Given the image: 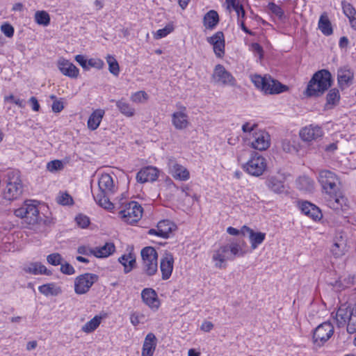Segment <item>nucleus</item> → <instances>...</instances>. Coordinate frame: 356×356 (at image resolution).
<instances>
[{"label": "nucleus", "instance_id": "3", "mask_svg": "<svg viewBox=\"0 0 356 356\" xmlns=\"http://www.w3.org/2000/svg\"><path fill=\"white\" fill-rule=\"evenodd\" d=\"M115 187L112 177L107 173L102 174L98 180V188L92 191L95 202L102 207L111 210L113 208L110 196L114 194Z\"/></svg>", "mask_w": 356, "mask_h": 356}, {"label": "nucleus", "instance_id": "23", "mask_svg": "<svg viewBox=\"0 0 356 356\" xmlns=\"http://www.w3.org/2000/svg\"><path fill=\"white\" fill-rule=\"evenodd\" d=\"M141 298L143 302L150 308L156 309L159 308V300L155 290L153 289H144L141 292Z\"/></svg>", "mask_w": 356, "mask_h": 356}, {"label": "nucleus", "instance_id": "31", "mask_svg": "<svg viewBox=\"0 0 356 356\" xmlns=\"http://www.w3.org/2000/svg\"><path fill=\"white\" fill-rule=\"evenodd\" d=\"M297 188L303 192L312 193L314 189V181L307 176H301L296 180Z\"/></svg>", "mask_w": 356, "mask_h": 356}, {"label": "nucleus", "instance_id": "35", "mask_svg": "<svg viewBox=\"0 0 356 356\" xmlns=\"http://www.w3.org/2000/svg\"><path fill=\"white\" fill-rule=\"evenodd\" d=\"M116 106L120 112L127 117H132L135 114V108L132 107L125 99L115 102Z\"/></svg>", "mask_w": 356, "mask_h": 356}, {"label": "nucleus", "instance_id": "52", "mask_svg": "<svg viewBox=\"0 0 356 356\" xmlns=\"http://www.w3.org/2000/svg\"><path fill=\"white\" fill-rule=\"evenodd\" d=\"M1 32L8 38H11L14 34V28L8 23H4L1 26Z\"/></svg>", "mask_w": 356, "mask_h": 356}, {"label": "nucleus", "instance_id": "15", "mask_svg": "<svg viewBox=\"0 0 356 356\" xmlns=\"http://www.w3.org/2000/svg\"><path fill=\"white\" fill-rule=\"evenodd\" d=\"M299 134L303 141L312 142L322 138L323 131L320 127L311 124L302 128L300 131Z\"/></svg>", "mask_w": 356, "mask_h": 356}, {"label": "nucleus", "instance_id": "48", "mask_svg": "<svg viewBox=\"0 0 356 356\" xmlns=\"http://www.w3.org/2000/svg\"><path fill=\"white\" fill-rule=\"evenodd\" d=\"M147 99L148 95L145 91H138L131 97V99L134 102H143Z\"/></svg>", "mask_w": 356, "mask_h": 356}, {"label": "nucleus", "instance_id": "1", "mask_svg": "<svg viewBox=\"0 0 356 356\" xmlns=\"http://www.w3.org/2000/svg\"><path fill=\"white\" fill-rule=\"evenodd\" d=\"M318 181L326 193L325 199L327 206L336 211L342 209L346 199L339 193V180L337 175L330 170H321Z\"/></svg>", "mask_w": 356, "mask_h": 356}, {"label": "nucleus", "instance_id": "13", "mask_svg": "<svg viewBox=\"0 0 356 356\" xmlns=\"http://www.w3.org/2000/svg\"><path fill=\"white\" fill-rule=\"evenodd\" d=\"M97 280L98 276L93 273H85L78 276L74 281L76 293L85 294Z\"/></svg>", "mask_w": 356, "mask_h": 356}, {"label": "nucleus", "instance_id": "44", "mask_svg": "<svg viewBox=\"0 0 356 356\" xmlns=\"http://www.w3.org/2000/svg\"><path fill=\"white\" fill-rule=\"evenodd\" d=\"M74 220L76 225L82 229L88 227L90 223V218L87 216L82 213L78 214L75 217Z\"/></svg>", "mask_w": 356, "mask_h": 356}, {"label": "nucleus", "instance_id": "19", "mask_svg": "<svg viewBox=\"0 0 356 356\" xmlns=\"http://www.w3.org/2000/svg\"><path fill=\"white\" fill-rule=\"evenodd\" d=\"M159 177V170L153 166H147L142 168L136 175V180L140 183L154 181Z\"/></svg>", "mask_w": 356, "mask_h": 356}, {"label": "nucleus", "instance_id": "22", "mask_svg": "<svg viewBox=\"0 0 356 356\" xmlns=\"http://www.w3.org/2000/svg\"><path fill=\"white\" fill-rule=\"evenodd\" d=\"M299 207L301 211L314 220H319L323 215L321 211L315 204L308 202L303 201L299 203Z\"/></svg>", "mask_w": 356, "mask_h": 356}, {"label": "nucleus", "instance_id": "6", "mask_svg": "<svg viewBox=\"0 0 356 356\" xmlns=\"http://www.w3.org/2000/svg\"><path fill=\"white\" fill-rule=\"evenodd\" d=\"M7 184L3 191V198L8 200H14L19 198L23 193V184L20 178L19 172L10 170L7 172Z\"/></svg>", "mask_w": 356, "mask_h": 356}, {"label": "nucleus", "instance_id": "29", "mask_svg": "<svg viewBox=\"0 0 356 356\" xmlns=\"http://www.w3.org/2000/svg\"><path fill=\"white\" fill-rule=\"evenodd\" d=\"M353 79V73L349 70H340L338 71L337 80L339 86L341 90L348 87Z\"/></svg>", "mask_w": 356, "mask_h": 356}, {"label": "nucleus", "instance_id": "43", "mask_svg": "<svg viewBox=\"0 0 356 356\" xmlns=\"http://www.w3.org/2000/svg\"><path fill=\"white\" fill-rule=\"evenodd\" d=\"M174 30L173 24L170 23L168 24L164 28L159 29L155 33H154V38L155 39H161L168 34H170L171 32H172Z\"/></svg>", "mask_w": 356, "mask_h": 356}, {"label": "nucleus", "instance_id": "32", "mask_svg": "<svg viewBox=\"0 0 356 356\" xmlns=\"http://www.w3.org/2000/svg\"><path fill=\"white\" fill-rule=\"evenodd\" d=\"M118 261L124 266L125 273L131 272L136 264V257L131 253L121 256Z\"/></svg>", "mask_w": 356, "mask_h": 356}, {"label": "nucleus", "instance_id": "26", "mask_svg": "<svg viewBox=\"0 0 356 356\" xmlns=\"http://www.w3.org/2000/svg\"><path fill=\"white\" fill-rule=\"evenodd\" d=\"M284 178L282 175L271 176L266 180L268 188L275 193H281L284 189Z\"/></svg>", "mask_w": 356, "mask_h": 356}, {"label": "nucleus", "instance_id": "39", "mask_svg": "<svg viewBox=\"0 0 356 356\" xmlns=\"http://www.w3.org/2000/svg\"><path fill=\"white\" fill-rule=\"evenodd\" d=\"M102 318L98 316H95L91 320L88 321L83 327L82 330L84 332L90 333L95 330L101 323Z\"/></svg>", "mask_w": 356, "mask_h": 356}, {"label": "nucleus", "instance_id": "64", "mask_svg": "<svg viewBox=\"0 0 356 356\" xmlns=\"http://www.w3.org/2000/svg\"><path fill=\"white\" fill-rule=\"evenodd\" d=\"M213 325L210 321H204L201 325V329L204 332H209L212 330Z\"/></svg>", "mask_w": 356, "mask_h": 356}, {"label": "nucleus", "instance_id": "21", "mask_svg": "<svg viewBox=\"0 0 356 356\" xmlns=\"http://www.w3.org/2000/svg\"><path fill=\"white\" fill-rule=\"evenodd\" d=\"M174 257L171 253L166 252L160 261V269L162 279L166 280L170 278L173 270Z\"/></svg>", "mask_w": 356, "mask_h": 356}, {"label": "nucleus", "instance_id": "54", "mask_svg": "<svg viewBox=\"0 0 356 356\" xmlns=\"http://www.w3.org/2000/svg\"><path fill=\"white\" fill-rule=\"evenodd\" d=\"M88 66L95 67L97 69H101L104 66V62L99 58H90L88 60Z\"/></svg>", "mask_w": 356, "mask_h": 356}, {"label": "nucleus", "instance_id": "4", "mask_svg": "<svg viewBox=\"0 0 356 356\" xmlns=\"http://www.w3.org/2000/svg\"><path fill=\"white\" fill-rule=\"evenodd\" d=\"M331 73L325 69L315 72L309 81L305 94L307 97H320L332 85Z\"/></svg>", "mask_w": 356, "mask_h": 356}, {"label": "nucleus", "instance_id": "46", "mask_svg": "<svg viewBox=\"0 0 356 356\" xmlns=\"http://www.w3.org/2000/svg\"><path fill=\"white\" fill-rule=\"evenodd\" d=\"M341 6L344 15L349 19L356 15V10L350 3L346 1H342Z\"/></svg>", "mask_w": 356, "mask_h": 356}, {"label": "nucleus", "instance_id": "41", "mask_svg": "<svg viewBox=\"0 0 356 356\" xmlns=\"http://www.w3.org/2000/svg\"><path fill=\"white\" fill-rule=\"evenodd\" d=\"M106 58L108 64L109 72L113 75H118L120 72V67L116 59L111 55H108Z\"/></svg>", "mask_w": 356, "mask_h": 356}, {"label": "nucleus", "instance_id": "24", "mask_svg": "<svg viewBox=\"0 0 356 356\" xmlns=\"http://www.w3.org/2000/svg\"><path fill=\"white\" fill-rule=\"evenodd\" d=\"M23 270L31 275H51V271L47 268V267L42 264L40 262H31L23 267Z\"/></svg>", "mask_w": 356, "mask_h": 356}, {"label": "nucleus", "instance_id": "63", "mask_svg": "<svg viewBox=\"0 0 356 356\" xmlns=\"http://www.w3.org/2000/svg\"><path fill=\"white\" fill-rule=\"evenodd\" d=\"M63 108V104L61 102L55 101L52 104V110L56 113H58Z\"/></svg>", "mask_w": 356, "mask_h": 356}, {"label": "nucleus", "instance_id": "11", "mask_svg": "<svg viewBox=\"0 0 356 356\" xmlns=\"http://www.w3.org/2000/svg\"><path fill=\"white\" fill-rule=\"evenodd\" d=\"M142 214V207L134 201L126 203L124 209L119 211V217L131 225L137 222L141 218Z\"/></svg>", "mask_w": 356, "mask_h": 356}, {"label": "nucleus", "instance_id": "34", "mask_svg": "<svg viewBox=\"0 0 356 356\" xmlns=\"http://www.w3.org/2000/svg\"><path fill=\"white\" fill-rule=\"evenodd\" d=\"M115 250V247L113 243H106L104 245L94 249L95 257L97 258L107 257L113 254Z\"/></svg>", "mask_w": 356, "mask_h": 356}, {"label": "nucleus", "instance_id": "60", "mask_svg": "<svg viewBox=\"0 0 356 356\" xmlns=\"http://www.w3.org/2000/svg\"><path fill=\"white\" fill-rule=\"evenodd\" d=\"M257 127V124L250 125V122H245L242 126V131L244 133H251L252 131H254V129Z\"/></svg>", "mask_w": 356, "mask_h": 356}, {"label": "nucleus", "instance_id": "2", "mask_svg": "<svg viewBox=\"0 0 356 356\" xmlns=\"http://www.w3.org/2000/svg\"><path fill=\"white\" fill-rule=\"evenodd\" d=\"M248 252L246 243L243 239L232 241L229 244L220 246L213 252L212 259L216 261L215 266L222 268L227 260H234L242 257Z\"/></svg>", "mask_w": 356, "mask_h": 356}, {"label": "nucleus", "instance_id": "62", "mask_svg": "<svg viewBox=\"0 0 356 356\" xmlns=\"http://www.w3.org/2000/svg\"><path fill=\"white\" fill-rule=\"evenodd\" d=\"M67 63L64 58L59 60L58 61V68L60 72L67 76Z\"/></svg>", "mask_w": 356, "mask_h": 356}, {"label": "nucleus", "instance_id": "53", "mask_svg": "<svg viewBox=\"0 0 356 356\" xmlns=\"http://www.w3.org/2000/svg\"><path fill=\"white\" fill-rule=\"evenodd\" d=\"M268 6L269 10L279 18H282V16L284 15V11L281 8V7L276 5L275 3L273 2L269 3Z\"/></svg>", "mask_w": 356, "mask_h": 356}, {"label": "nucleus", "instance_id": "14", "mask_svg": "<svg viewBox=\"0 0 356 356\" xmlns=\"http://www.w3.org/2000/svg\"><path fill=\"white\" fill-rule=\"evenodd\" d=\"M212 79L214 83L223 86H234L236 84L234 77L221 64H218L215 66Z\"/></svg>", "mask_w": 356, "mask_h": 356}, {"label": "nucleus", "instance_id": "7", "mask_svg": "<svg viewBox=\"0 0 356 356\" xmlns=\"http://www.w3.org/2000/svg\"><path fill=\"white\" fill-rule=\"evenodd\" d=\"M252 81L257 88L266 94H279L287 90V86L278 81L272 79L270 76H261L254 74L252 76Z\"/></svg>", "mask_w": 356, "mask_h": 356}, {"label": "nucleus", "instance_id": "51", "mask_svg": "<svg viewBox=\"0 0 356 356\" xmlns=\"http://www.w3.org/2000/svg\"><path fill=\"white\" fill-rule=\"evenodd\" d=\"M212 45L216 56L218 58H221L225 54V41L220 43H215Z\"/></svg>", "mask_w": 356, "mask_h": 356}, {"label": "nucleus", "instance_id": "40", "mask_svg": "<svg viewBox=\"0 0 356 356\" xmlns=\"http://www.w3.org/2000/svg\"><path fill=\"white\" fill-rule=\"evenodd\" d=\"M35 20L40 25L47 26L50 23V17L46 11H37L35 13Z\"/></svg>", "mask_w": 356, "mask_h": 356}, {"label": "nucleus", "instance_id": "42", "mask_svg": "<svg viewBox=\"0 0 356 356\" xmlns=\"http://www.w3.org/2000/svg\"><path fill=\"white\" fill-rule=\"evenodd\" d=\"M227 7L229 8H232L238 15V17H240V13H243V17H245V13L243 9V6L239 3L237 0H225Z\"/></svg>", "mask_w": 356, "mask_h": 356}, {"label": "nucleus", "instance_id": "61", "mask_svg": "<svg viewBox=\"0 0 356 356\" xmlns=\"http://www.w3.org/2000/svg\"><path fill=\"white\" fill-rule=\"evenodd\" d=\"M29 103L34 111H38L40 110V104L35 97H31L29 99Z\"/></svg>", "mask_w": 356, "mask_h": 356}, {"label": "nucleus", "instance_id": "30", "mask_svg": "<svg viewBox=\"0 0 356 356\" xmlns=\"http://www.w3.org/2000/svg\"><path fill=\"white\" fill-rule=\"evenodd\" d=\"M172 122L177 129H184L188 127V115L182 112H175L172 115Z\"/></svg>", "mask_w": 356, "mask_h": 356}, {"label": "nucleus", "instance_id": "17", "mask_svg": "<svg viewBox=\"0 0 356 356\" xmlns=\"http://www.w3.org/2000/svg\"><path fill=\"white\" fill-rule=\"evenodd\" d=\"M249 235V240L252 250H255L266 238V234L261 232H254L246 225L242 227V235Z\"/></svg>", "mask_w": 356, "mask_h": 356}, {"label": "nucleus", "instance_id": "12", "mask_svg": "<svg viewBox=\"0 0 356 356\" xmlns=\"http://www.w3.org/2000/svg\"><path fill=\"white\" fill-rule=\"evenodd\" d=\"M334 334V326L330 322H324L317 326L313 332V341L318 346H323Z\"/></svg>", "mask_w": 356, "mask_h": 356}, {"label": "nucleus", "instance_id": "38", "mask_svg": "<svg viewBox=\"0 0 356 356\" xmlns=\"http://www.w3.org/2000/svg\"><path fill=\"white\" fill-rule=\"evenodd\" d=\"M340 100L339 91L337 88H332L329 90L326 96V106L331 108L336 106Z\"/></svg>", "mask_w": 356, "mask_h": 356}, {"label": "nucleus", "instance_id": "36", "mask_svg": "<svg viewBox=\"0 0 356 356\" xmlns=\"http://www.w3.org/2000/svg\"><path fill=\"white\" fill-rule=\"evenodd\" d=\"M318 29L326 36L330 35L333 33L331 22L325 15H322L318 21Z\"/></svg>", "mask_w": 356, "mask_h": 356}, {"label": "nucleus", "instance_id": "18", "mask_svg": "<svg viewBox=\"0 0 356 356\" xmlns=\"http://www.w3.org/2000/svg\"><path fill=\"white\" fill-rule=\"evenodd\" d=\"M253 137L254 140L251 143L252 148L263 151L270 146V135L267 132L264 131L254 132Z\"/></svg>", "mask_w": 356, "mask_h": 356}, {"label": "nucleus", "instance_id": "8", "mask_svg": "<svg viewBox=\"0 0 356 356\" xmlns=\"http://www.w3.org/2000/svg\"><path fill=\"white\" fill-rule=\"evenodd\" d=\"M15 215L21 218L29 225H36L40 219L39 210L34 201L27 200L15 211Z\"/></svg>", "mask_w": 356, "mask_h": 356}, {"label": "nucleus", "instance_id": "59", "mask_svg": "<svg viewBox=\"0 0 356 356\" xmlns=\"http://www.w3.org/2000/svg\"><path fill=\"white\" fill-rule=\"evenodd\" d=\"M282 147L285 152H291L295 149V147L291 144L290 141L284 139L282 141Z\"/></svg>", "mask_w": 356, "mask_h": 356}, {"label": "nucleus", "instance_id": "5", "mask_svg": "<svg viewBox=\"0 0 356 356\" xmlns=\"http://www.w3.org/2000/svg\"><path fill=\"white\" fill-rule=\"evenodd\" d=\"M334 318L339 327L346 325L348 333L356 332V302L353 306H340Z\"/></svg>", "mask_w": 356, "mask_h": 356}, {"label": "nucleus", "instance_id": "28", "mask_svg": "<svg viewBox=\"0 0 356 356\" xmlns=\"http://www.w3.org/2000/svg\"><path fill=\"white\" fill-rule=\"evenodd\" d=\"M219 22V16L214 10L207 12L203 17V25L206 29L213 30Z\"/></svg>", "mask_w": 356, "mask_h": 356}, {"label": "nucleus", "instance_id": "37", "mask_svg": "<svg viewBox=\"0 0 356 356\" xmlns=\"http://www.w3.org/2000/svg\"><path fill=\"white\" fill-rule=\"evenodd\" d=\"M39 291L46 296H57L60 293V287L54 283L43 284L38 287Z\"/></svg>", "mask_w": 356, "mask_h": 356}, {"label": "nucleus", "instance_id": "49", "mask_svg": "<svg viewBox=\"0 0 356 356\" xmlns=\"http://www.w3.org/2000/svg\"><path fill=\"white\" fill-rule=\"evenodd\" d=\"M224 41V34L222 31H218L211 37L207 38V42L211 44H213L215 43H220Z\"/></svg>", "mask_w": 356, "mask_h": 356}, {"label": "nucleus", "instance_id": "57", "mask_svg": "<svg viewBox=\"0 0 356 356\" xmlns=\"http://www.w3.org/2000/svg\"><path fill=\"white\" fill-rule=\"evenodd\" d=\"M76 61L85 70H88V60L83 55H76L75 57Z\"/></svg>", "mask_w": 356, "mask_h": 356}, {"label": "nucleus", "instance_id": "9", "mask_svg": "<svg viewBox=\"0 0 356 356\" xmlns=\"http://www.w3.org/2000/svg\"><path fill=\"white\" fill-rule=\"evenodd\" d=\"M143 270L147 276L154 275L158 270V253L151 247H145L140 252Z\"/></svg>", "mask_w": 356, "mask_h": 356}, {"label": "nucleus", "instance_id": "55", "mask_svg": "<svg viewBox=\"0 0 356 356\" xmlns=\"http://www.w3.org/2000/svg\"><path fill=\"white\" fill-rule=\"evenodd\" d=\"M68 77L76 78L79 75V69L73 64L68 63Z\"/></svg>", "mask_w": 356, "mask_h": 356}, {"label": "nucleus", "instance_id": "45", "mask_svg": "<svg viewBox=\"0 0 356 356\" xmlns=\"http://www.w3.org/2000/svg\"><path fill=\"white\" fill-rule=\"evenodd\" d=\"M47 170L51 172H57L64 168L63 163L60 160H54L47 164Z\"/></svg>", "mask_w": 356, "mask_h": 356}, {"label": "nucleus", "instance_id": "33", "mask_svg": "<svg viewBox=\"0 0 356 356\" xmlns=\"http://www.w3.org/2000/svg\"><path fill=\"white\" fill-rule=\"evenodd\" d=\"M174 225L168 220H161L157 224L159 236L168 238L173 229Z\"/></svg>", "mask_w": 356, "mask_h": 356}, {"label": "nucleus", "instance_id": "47", "mask_svg": "<svg viewBox=\"0 0 356 356\" xmlns=\"http://www.w3.org/2000/svg\"><path fill=\"white\" fill-rule=\"evenodd\" d=\"M47 262L53 266H58L61 264L62 257L58 253L50 254L47 257Z\"/></svg>", "mask_w": 356, "mask_h": 356}, {"label": "nucleus", "instance_id": "25", "mask_svg": "<svg viewBox=\"0 0 356 356\" xmlns=\"http://www.w3.org/2000/svg\"><path fill=\"white\" fill-rule=\"evenodd\" d=\"M156 337L152 333H148L144 340L142 356H152L156 347Z\"/></svg>", "mask_w": 356, "mask_h": 356}, {"label": "nucleus", "instance_id": "27", "mask_svg": "<svg viewBox=\"0 0 356 356\" xmlns=\"http://www.w3.org/2000/svg\"><path fill=\"white\" fill-rule=\"evenodd\" d=\"M105 114V111L101 108L95 110L89 116V118L88 120L87 125L88 128L91 130L94 131L97 129L102 120L104 118V115Z\"/></svg>", "mask_w": 356, "mask_h": 356}, {"label": "nucleus", "instance_id": "58", "mask_svg": "<svg viewBox=\"0 0 356 356\" xmlns=\"http://www.w3.org/2000/svg\"><path fill=\"white\" fill-rule=\"evenodd\" d=\"M77 252L80 254L94 255L95 256L94 249L90 248L89 247L84 246V245L79 247Z\"/></svg>", "mask_w": 356, "mask_h": 356}, {"label": "nucleus", "instance_id": "10", "mask_svg": "<svg viewBox=\"0 0 356 356\" xmlns=\"http://www.w3.org/2000/svg\"><path fill=\"white\" fill-rule=\"evenodd\" d=\"M266 159L257 152H251L248 161L242 165L247 173L254 177L263 175L266 169Z\"/></svg>", "mask_w": 356, "mask_h": 356}, {"label": "nucleus", "instance_id": "56", "mask_svg": "<svg viewBox=\"0 0 356 356\" xmlns=\"http://www.w3.org/2000/svg\"><path fill=\"white\" fill-rule=\"evenodd\" d=\"M56 201L58 204L67 205V191H60L58 194Z\"/></svg>", "mask_w": 356, "mask_h": 356}, {"label": "nucleus", "instance_id": "16", "mask_svg": "<svg viewBox=\"0 0 356 356\" xmlns=\"http://www.w3.org/2000/svg\"><path fill=\"white\" fill-rule=\"evenodd\" d=\"M168 168L170 173L176 179L186 181L190 178L188 170L183 165L178 164L174 159L169 160Z\"/></svg>", "mask_w": 356, "mask_h": 356}, {"label": "nucleus", "instance_id": "20", "mask_svg": "<svg viewBox=\"0 0 356 356\" xmlns=\"http://www.w3.org/2000/svg\"><path fill=\"white\" fill-rule=\"evenodd\" d=\"M346 238L342 233H339L336 235L334 239V243L331 248V252L336 258L342 257L346 252Z\"/></svg>", "mask_w": 356, "mask_h": 356}, {"label": "nucleus", "instance_id": "50", "mask_svg": "<svg viewBox=\"0 0 356 356\" xmlns=\"http://www.w3.org/2000/svg\"><path fill=\"white\" fill-rule=\"evenodd\" d=\"M145 316L138 312H134L130 316V321L133 325L137 326L141 323H143Z\"/></svg>", "mask_w": 356, "mask_h": 356}]
</instances>
